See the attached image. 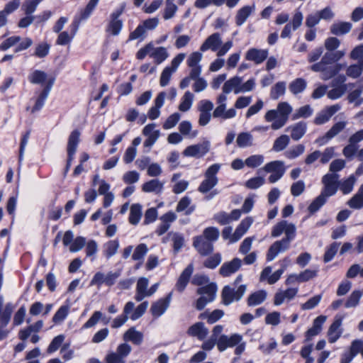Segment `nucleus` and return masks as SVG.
Listing matches in <instances>:
<instances>
[{
  "label": "nucleus",
  "mask_w": 363,
  "mask_h": 363,
  "mask_svg": "<svg viewBox=\"0 0 363 363\" xmlns=\"http://www.w3.org/2000/svg\"><path fill=\"white\" fill-rule=\"evenodd\" d=\"M242 336L238 334H234L230 337L225 335L220 336L217 341V347L219 351H224L227 347H234L240 343Z\"/></svg>",
  "instance_id": "15"
},
{
  "label": "nucleus",
  "mask_w": 363,
  "mask_h": 363,
  "mask_svg": "<svg viewBox=\"0 0 363 363\" xmlns=\"http://www.w3.org/2000/svg\"><path fill=\"white\" fill-rule=\"evenodd\" d=\"M291 133L290 137L294 141H298L305 135L307 130V123L304 121L298 122L289 126L286 131Z\"/></svg>",
  "instance_id": "22"
},
{
  "label": "nucleus",
  "mask_w": 363,
  "mask_h": 363,
  "mask_svg": "<svg viewBox=\"0 0 363 363\" xmlns=\"http://www.w3.org/2000/svg\"><path fill=\"white\" fill-rule=\"evenodd\" d=\"M262 169L267 173H271L270 176L268 177V181L271 184L279 181L286 172L284 162L281 160L268 162L264 166Z\"/></svg>",
  "instance_id": "7"
},
{
  "label": "nucleus",
  "mask_w": 363,
  "mask_h": 363,
  "mask_svg": "<svg viewBox=\"0 0 363 363\" xmlns=\"http://www.w3.org/2000/svg\"><path fill=\"white\" fill-rule=\"evenodd\" d=\"M194 97V94L189 91H186L182 98L180 104L179 105V110L182 112L189 111L192 106Z\"/></svg>",
  "instance_id": "44"
},
{
  "label": "nucleus",
  "mask_w": 363,
  "mask_h": 363,
  "mask_svg": "<svg viewBox=\"0 0 363 363\" xmlns=\"http://www.w3.org/2000/svg\"><path fill=\"white\" fill-rule=\"evenodd\" d=\"M267 296V291L264 290L255 291L251 294L247 298V305L249 306L259 305L265 301Z\"/></svg>",
  "instance_id": "35"
},
{
  "label": "nucleus",
  "mask_w": 363,
  "mask_h": 363,
  "mask_svg": "<svg viewBox=\"0 0 363 363\" xmlns=\"http://www.w3.org/2000/svg\"><path fill=\"white\" fill-rule=\"evenodd\" d=\"M169 56L167 49L164 47H159L154 49L150 53V57L155 59L156 64L159 65L164 61Z\"/></svg>",
  "instance_id": "45"
},
{
  "label": "nucleus",
  "mask_w": 363,
  "mask_h": 363,
  "mask_svg": "<svg viewBox=\"0 0 363 363\" xmlns=\"http://www.w3.org/2000/svg\"><path fill=\"white\" fill-rule=\"evenodd\" d=\"M69 307L68 306H62L55 313L52 318V321L55 324L60 323L67 316Z\"/></svg>",
  "instance_id": "54"
},
{
  "label": "nucleus",
  "mask_w": 363,
  "mask_h": 363,
  "mask_svg": "<svg viewBox=\"0 0 363 363\" xmlns=\"http://www.w3.org/2000/svg\"><path fill=\"white\" fill-rule=\"evenodd\" d=\"M2 306L3 298L0 296V340L5 339L9 334V330L4 329V328L9 323L13 310V306L11 303L6 305L3 311Z\"/></svg>",
  "instance_id": "9"
},
{
  "label": "nucleus",
  "mask_w": 363,
  "mask_h": 363,
  "mask_svg": "<svg viewBox=\"0 0 363 363\" xmlns=\"http://www.w3.org/2000/svg\"><path fill=\"white\" fill-rule=\"evenodd\" d=\"M252 222L253 219L251 217H247L243 219L235 229V231L232 237V241L236 242L240 240L242 236L247 231Z\"/></svg>",
  "instance_id": "27"
},
{
  "label": "nucleus",
  "mask_w": 363,
  "mask_h": 363,
  "mask_svg": "<svg viewBox=\"0 0 363 363\" xmlns=\"http://www.w3.org/2000/svg\"><path fill=\"white\" fill-rule=\"evenodd\" d=\"M217 289V285L213 282L198 288L196 294L201 296L195 303L196 308L198 311H201L208 303L213 301L216 296Z\"/></svg>",
  "instance_id": "2"
},
{
  "label": "nucleus",
  "mask_w": 363,
  "mask_h": 363,
  "mask_svg": "<svg viewBox=\"0 0 363 363\" xmlns=\"http://www.w3.org/2000/svg\"><path fill=\"white\" fill-rule=\"evenodd\" d=\"M222 43L220 35L218 33L209 35L200 47L201 52L211 49L212 51H217Z\"/></svg>",
  "instance_id": "19"
},
{
  "label": "nucleus",
  "mask_w": 363,
  "mask_h": 363,
  "mask_svg": "<svg viewBox=\"0 0 363 363\" xmlns=\"http://www.w3.org/2000/svg\"><path fill=\"white\" fill-rule=\"evenodd\" d=\"M342 65L336 64L333 65H322L320 69H312L313 72H320L321 79L328 80L335 77L341 69Z\"/></svg>",
  "instance_id": "25"
},
{
  "label": "nucleus",
  "mask_w": 363,
  "mask_h": 363,
  "mask_svg": "<svg viewBox=\"0 0 363 363\" xmlns=\"http://www.w3.org/2000/svg\"><path fill=\"white\" fill-rule=\"evenodd\" d=\"M305 151V146L302 144L296 145L284 152L286 158L292 160L301 155Z\"/></svg>",
  "instance_id": "49"
},
{
  "label": "nucleus",
  "mask_w": 363,
  "mask_h": 363,
  "mask_svg": "<svg viewBox=\"0 0 363 363\" xmlns=\"http://www.w3.org/2000/svg\"><path fill=\"white\" fill-rule=\"evenodd\" d=\"M335 55L333 52H327L325 53L321 60L319 62L315 63L311 67V69H320L322 65H333L335 62Z\"/></svg>",
  "instance_id": "40"
},
{
  "label": "nucleus",
  "mask_w": 363,
  "mask_h": 363,
  "mask_svg": "<svg viewBox=\"0 0 363 363\" xmlns=\"http://www.w3.org/2000/svg\"><path fill=\"white\" fill-rule=\"evenodd\" d=\"M352 25L349 22H339L331 25L330 33L335 35H342L348 33L352 29Z\"/></svg>",
  "instance_id": "33"
},
{
  "label": "nucleus",
  "mask_w": 363,
  "mask_h": 363,
  "mask_svg": "<svg viewBox=\"0 0 363 363\" xmlns=\"http://www.w3.org/2000/svg\"><path fill=\"white\" fill-rule=\"evenodd\" d=\"M123 11V9L121 8L111 14V21L106 28L107 32L111 33L113 35L119 34L123 26V22L121 20L118 19V18L122 14Z\"/></svg>",
  "instance_id": "16"
},
{
  "label": "nucleus",
  "mask_w": 363,
  "mask_h": 363,
  "mask_svg": "<svg viewBox=\"0 0 363 363\" xmlns=\"http://www.w3.org/2000/svg\"><path fill=\"white\" fill-rule=\"evenodd\" d=\"M220 262L221 255L219 253H216L206 259L203 262V265L206 268L214 269L220 263Z\"/></svg>",
  "instance_id": "61"
},
{
  "label": "nucleus",
  "mask_w": 363,
  "mask_h": 363,
  "mask_svg": "<svg viewBox=\"0 0 363 363\" xmlns=\"http://www.w3.org/2000/svg\"><path fill=\"white\" fill-rule=\"evenodd\" d=\"M247 289V285H240L237 289L235 287L225 286L223 287L221 292L222 301L223 304L228 306L233 303L234 301H239Z\"/></svg>",
  "instance_id": "8"
},
{
  "label": "nucleus",
  "mask_w": 363,
  "mask_h": 363,
  "mask_svg": "<svg viewBox=\"0 0 363 363\" xmlns=\"http://www.w3.org/2000/svg\"><path fill=\"white\" fill-rule=\"evenodd\" d=\"M236 116V111L234 108L226 110V104H218L213 112V117L222 118L223 120L234 118Z\"/></svg>",
  "instance_id": "26"
},
{
  "label": "nucleus",
  "mask_w": 363,
  "mask_h": 363,
  "mask_svg": "<svg viewBox=\"0 0 363 363\" xmlns=\"http://www.w3.org/2000/svg\"><path fill=\"white\" fill-rule=\"evenodd\" d=\"M296 235H294V230H289L287 232V236H285L281 240L274 242L269 248L267 254V260L272 261L279 252L287 250L291 242L294 239Z\"/></svg>",
  "instance_id": "5"
},
{
  "label": "nucleus",
  "mask_w": 363,
  "mask_h": 363,
  "mask_svg": "<svg viewBox=\"0 0 363 363\" xmlns=\"http://www.w3.org/2000/svg\"><path fill=\"white\" fill-rule=\"evenodd\" d=\"M342 318L336 316L334 322L330 326L328 331V341L330 343H334L341 336L342 331L340 328L342 325Z\"/></svg>",
  "instance_id": "23"
},
{
  "label": "nucleus",
  "mask_w": 363,
  "mask_h": 363,
  "mask_svg": "<svg viewBox=\"0 0 363 363\" xmlns=\"http://www.w3.org/2000/svg\"><path fill=\"white\" fill-rule=\"evenodd\" d=\"M194 272V264L193 263H190L182 272L180 274L177 284H176V289L179 291L182 292L186 286H187L190 277L192 275V273Z\"/></svg>",
  "instance_id": "20"
},
{
  "label": "nucleus",
  "mask_w": 363,
  "mask_h": 363,
  "mask_svg": "<svg viewBox=\"0 0 363 363\" xmlns=\"http://www.w3.org/2000/svg\"><path fill=\"white\" fill-rule=\"evenodd\" d=\"M268 55V50L250 48L245 53V59L259 65L267 59Z\"/></svg>",
  "instance_id": "18"
},
{
  "label": "nucleus",
  "mask_w": 363,
  "mask_h": 363,
  "mask_svg": "<svg viewBox=\"0 0 363 363\" xmlns=\"http://www.w3.org/2000/svg\"><path fill=\"white\" fill-rule=\"evenodd\" d=\"M347 205L352 209L359 210L363 208V184L357 192L347 201Z\"/></svg>",
  "instance_id": "29"
},
{
  "label": "nucleus",
  "mask_w": 363,
  "mask_h": 363,
  "mask_svg": "<svg viewBox=\"0 0 363 363\" xmlns=\"http://www.w3.org/2000/svg\"><path fill=\"white\" fill-rule=\"evenodd\" d=\"M359 345V342H352L350 346V351L345 352L342 355L340 363H350L352 359L357 354V345Z\"/></svg>",
  "instance_id": "51"
},
{
  "label": "nucleus",
  "mask_w": 363,
  "mask_h": 363,
  "mask_svg": "<svg viewBox=\"0 0 363 363\" xmlns=\"http://www.w3.org/2000/svg\"><path fill=\"white\" fill-rule=\"evenodd\" d=\"M255 6H245L240 9H239L237 12L235 16V23L238 26H242L247 18L250 16L251 13L254 11Z\"/></svg>",
  "instance_id": "36"
},
{
  "label": "nucleus",
  "mask_w": 363,
  "mask_h": 363,
  "mask_svg": "<svg viewBox=\"0 0 363 363\" xmlns=\"http://www.w3.org/2000/svg\"><path fill=\"white\" fill-rule=\"evenodd\" d=\"M313 113V109L309 105H305L296 110V112L292 115L291 120L296 121L300 118H308Z\"/></svg>",
  "instance_id": "48"
},
{
  "label": "nucleus",
  "mask_w": 363,
  "mask_h": 363,
  "mask_svg": "<svg viewBox=\"0 0 363 363\" xmlns=\"http://www.w3.org/2000/svg\"><path fill=\"white\" fill-rule=\"evenodd\" d=\"M286 91V82H279L276 83L271 89L270 96L272 99H278L279 96L284 95Z\"/></svg>",
  "instance_id": "46"
},
{
  "label": "nucleus",
  "mask_w": 363,
  "mask_h": 363,
  "mask_svg": "<svg viewBox=\"0 0 363 363\" xmlns=\"http://www.w3.org/2000/svg\"><path fill=\"white\" fill-rule=\"evenodd\" d=\"M191 123L188 121L181 122L179 125V130L183 135H189L191 138H194L197 135V131L191 133Z\"/></svg>",
  "instance_id": "58"
},
{
  "label": "nucleus",
  "mask_w": 363,
  "mask_h": 363,
  "mask_svg": "<svg viewBox=\"0 0 363 363\" xmlns=\"http://www.w3.org/2000/svg\"><path fill=\"white\" fill-rule=\"evenodd\" d=\"M239 147H250L253 145V136L248 132H242L238 134L236 139Z\"/></svg>",
  "instance_id": "39"
},
{
  "label": "nucleus",
  "mask_w": 363,
  "mask_h": 363,
  "mask_svg": "<svg viewBox=\"0 0 363 363\" xmlns=\"http://www.w3.org/2000/svg\"><path fill=\"white\" fill-rule=\"evenodd\" d=\"M294 230V235H296V226L293 223H289L286 220H281L276 224L272 230V236L274 238L279 237L283 233H285V236H287V232L289 230Z\"/></svg>",
  "instance_id": "24"
},
{
  "label": "nucleus",
  "mask_w": 363,
  "mask_h": 363,
  "mask_svg": "<svg viewBox=\"0 0 363 363\" xmlns=\"http://www.w3.org/2000/svg\"><path fill=\"white\" fill-rule=\"evenodd\" d=\"M306 86L307 82L304 79L297 78L289 84V89L293 94L296 95L303 92Z\"/></svg>",
  "instance_id": "37"
},
{
  "label": "nucleus",
  "mask_w": 363,
  "mask_h": 363,
  "mask_svg": "<svg viewBox=\"0 0 363 363\" xmlns=\"http://www.w3.org/2000/svg\"><path fill=\"white\" fill-rule=\"evenodd\" d=\"M123 338L125 341H130L136 345H139L143 340V335L133 327L123 334Z\"/></svg>",
  "instance_id": "30"
},
{
  "label": "nucleus",
  "mask_w": 363,
  "mask_h": 363,
  "mask_svg": "<svg viewBox=\"0 0 363 363\" xmlns=\"http://www.w3.org/2000/svg\"><path fill=\"white\" fill-rule=\"evenodd\" d=\"M187 334L189 336L196 337L200 340H203L208 334V329L205 327L203 323L197 322L189 328Z\"/></svg>",
  "instance_id": "21"
},
{
  "label": "nucleus",
  "mask_w": 363,
  "mask_h": 363,
  "mask_svg": "<svg viewBox=\"0 0 363 363\" xmlns=\"http://www.w3.org/2000/svg\"><path fill=\"white\" fill-rule=\"evenodd\" d=\"M220 169L219 164H213L211 165L204 173L205 179L202 181L198 188V191L202 194H206L211 190L218 182L216 176Z\"/></svg>",
  "instance_id": "4"
},
{
  "label": "nucleus",
  "mask_w": 363,
  "mask_h": 363,
  "mask_svg": "<svg viewBox=\"0 0 363 363\" xmlns=\"http://www.w3.org/2000/svg\"><path fill=\"white\" fill-rule=\"evenodd\" d=\"M193 246L202 256H206L213 250V243L201 235L194 238Z\"/></svg>",
  "instance_id": "12"
},
{
  "label": "nucleus",
  "mask_w": 363,
  "mask_h": 363,
  "mask_svg": "<svg viewBox=\"0 0 363 363\" xmlns=\"http://www.w3.org/2000/svg\"><path fill=\"white\" fill-rule=\"evenodd\" d=\"M142 216V206L139 203L133 204L130 206L129 222L132 225H137Z\"/></svg>",
  "instance_id": "38"
},
{
  "label": "nucleus",
  "mask_w": 363,
  "mask_h": 363,
  "mask_svg": "<svg viewBox=\"0 0 363 363\" xmlns=\"http://www.w3.org/2000/svg\"><path fill=\"white\" fill-rule=\"evenodd\" d=\"M147 247L145 244L138 245L132 255V259L135 261L142 260L147 252Z\"/></svg>",
  "instance_id": "60"
},
{
  "label": "nucleus",
  "mask_w": 363,
  "mask_h": 363,
  "mask_svg": "<svg viewBox=\"0 0 363 363\" xmlns=\"http://www.w3.org/2000/svg\"><path fill=\"white\" fill-rule=\"evenodd\" d=\"M132 348L128 343L118 345L116 352L111 351L104 358L105 363H125V358L130 354Z\"/></svg>",
  "instance_id": "6"
},
{
  "label": "nucleus",
  "mask_w": 363,
  "mask_h": 363,
  "mask_svg": "<svg viewBox=\"0 0 363 363\" xmlns=\"http://www.w3.org/2000/svg\"><path fill=\"white\" fill-rule=\"evenodd\" d=\"M241 216V210L235 209L228 214L225 211H220L213 216V220L221 225L230 223L233 220H237Z\"/></svg>",
  "instance_id": "14"
},
{
  "label": "nucleus",
  "mask_w": 363,
  "mask_h": 363,
  "mask_svg": "<svg viewBox=\"0 0 363 363\" xmlns=\"http://www.w3.org/2000/svg\"><path fill=\"white\" fill-rule=\"evenodd\" d=\"M333 89L328 91L327 96L330 99L335 100L340 98L347 91V86L339 87H332Z\"/></svg>",
  "instance_id": "59"
},
{
  "label": "nucleus",
  "mask_w": 363,
  "mask_h": 363,
  "mask_svg": "<svg viewBox=\"0 0 363 363\" xmlns=\"http://www.w3.org/2000/svg\"><path fill=\"white\" fill-rule=\"evenodd\" d=\"M362 297V292L360 291H354L349 298H347L345 306L346 308H354L356 307L359 302L360 298Z\"/></svg>",
  "instance_id": "56"
},
{
  "label": "nucleus",
  "mask_w": 363,
  "mask_h": 363,
  "mask_svg": "<svg viewBox=\"0 0 363 363\" xmlns=\"http://www.w3.org/2000/svg\"><path fill=\"white\" fill-rule=\"evenodd\" d=\"M265 179L262 177H256L250 179L245 182V186L250 189H256L262 186Z\"/></svg>",
  "instance_id": "64"
},
{
  "label": "nucleus",
  "mask_w": 363,
  "mask_h": 363,
  "mask_svg": "<svg viewBox=\"0 0 363 363\" xmlns=\"http://www.w3.org/2000/svg\"><path fill=\"white\" fill-rule=\"evenodd\" d=\"M339 174H326L322 177V183L324 186L321 194L327 197L333 196L339 188Z\"/></svg>",
  "instance_id": "10"
},
{
  "label": "nucleus",
  "mask_w": 363,
  "mask_h": 363,
  "mask_svg": "<svg viewBox=\"0 0 363 363\" xmlns=\"http://www.w3.org/2000/svg\"><path fill=\"white\" fill-rule=\"evenodd\" d=\"M242 266V260L239 258H234L230 262L223 264L219 269V274L223 277H228L238 272Z\"/></svg>",
  "instance_id": "17"
},
{
  "label": "nucleus",
  "mask_w": 363,
  "mask_h": 363,
  "mask_svg": "<svg viewBox=\"0 0 363 363\" xmlns=\"http://www.w3.org/2000/svg\"><path fill=\"white\" fill-rule=\"evenodd\" d=\"M210 150L209 141H203L202 143L188 146L183 152L186 157H201Z\"/></svg>",
  "instance_id": "11"
},
{
  "label": "nucleus",
  "mask_w": 363,
  "mask_h": 363,
  "mask_svg": "<svg viewBox=\"0 0 363 363\" xmlns=\"http://www.w3.org/2000/svg\"><path fill=\"white\" fill-rule=\"evenodd\" d=\"M327 198L326 196L320 193L308 207L310 213L313 214L317 212L326 203Z\"/></svg>",
  "instance_id": "43"
},
{
  "label": "nucleus",
  "mask_w": 363,
  "mask_h": 363,
  "mask_svg": "<svg viewBox=\"0 0 363 363\" xmlns=\"http://www.w3.org/2000/svg\"><path fill=\"white\" fill-rule=\"evenodd\" d=\"M164 183L157 179H151L142 186V190L144 192H154L155 194H160L163 189Z\"/></svg>",
  "instance_id": "31"
},
{
  "label": "nucleus",
  "mask_w": 363,
  "mask_h": 363,
  "mask_svg": "<svg viewBox=\"0 0 363 363\" xmlns=\"http://www.w3.org/2000/svg\"><path fill=\"white\" fill-rule=\"evenodd\" d=\"M264 162V157L260 155L250 156L245 160V165L250 168H255L261 165Z\"/></svg>",
  "instance_id": "55"
},
{
  "label": "nucleus",
  "mask_w": 363,
  "mask_h": 363,
  "mask_svg": "<svg viewBox=\"0 0 363 363\" xmlns=\"http://www.w3.org/2000/svg\"><path fill=\"white\" fill-rule=\"evenodd\" d=\"M97 4L98 3H96V0H89L85 9L81 11L80 16L78 18L79 21H82L88 18Z\"/></svg>",
  "instance_id": "57"
},
{
  "label": "nucleus",
  "mask_w": 363,
  "mask_h": 363,
  "mask_svg": "<svg viewBox=\"0 0 363 363\" xmlns=\"http://www.w3.org/2000/svg\"><path fill=\"white\" fill-rule=\"evenodd\" d=\"M181 115L179 113H174L170 115L163 123V128L165 130L174 127L180 120Z\"/></svg>",
  "instance_id": "63"
},
{
  "label": "nucleus",
  "mask_w": 363,
  "mask_h": 363,
  "mask_svg": "<svg viewBox=\"0 0 363 363\" xmlns=\"http://www.w3.org/2000/svg\"><path fill=\"white\" fill-rule=\"evenodd\" d=\"M292 110V106L289 103L280 102L276 110H269L266 113L264 118L267 122L273 121L271 128L273 130H278L286 123Z\"/></svg>",
  "instance_id": "1"
},
{
  "label": "nucleus",
  "mask_w": 363,
  "mask_h": 363,
  "mask_svg": "<svg viewBox=\"0 0 363 363\" xmlns=\"http://www.w3.org/2000/svg\"><path fill=\"white\" fill-rule=\"evenodd\" d=\"M242 82V77L235 76L226 81L223 86V92L229 94L232 91L236 94V91L240 89V86Z\"/></svg>",
  "instance_id": "34"
},
{
  "label": "nucleus",
  "mask_w": 363,
  "mask_h": 363,
  "mask_svg": "<svg viewBox=\"0 0 363 363\" xmlns=\"http://www.w3.org/2000/svg\"><path fill=\"white\" fill-rule=\"evenodd\" d=\"M340 245V242H334L328 247L323 257L324 262H329L333 259L339 249Z\"/></svg>",
  "instance_id": "53"
},
{
  "label": "nucleus",
  "mask_w": 363,
  "mask_h": 363,
  "mask_svg": "<svg viewBox=\"0 0 363 363\" xmlns=\"http://www.w3.org/2000/svg\"><path fill=\"white\" fill-rule=\"evenodd\" d=\"M350 57L353 60H357V64L349 66L346 70V74L353 79L358 78L363 72V44L353 48L350 54Z\"/></svg>",
  "instance_id": "3"
},
{
  "label": "nucleus",
  "mask_w": 363,
  "mask_h": 363,
  "mask_svg": "<svg viewBox=\"0 0 363 363\" xmlns=\"http://www.w3.org/2000/svg\"><path fill=\"white\" fill-rule=\"evenodd\" d=\"M118 247V240H109L104 245V254L106 258L109 259L117 252Z\"/></svg>",
  "instance_id": "42"
},
{
  "label": "nucleus",
  "mask_w": 363,
  "mask_h": 363,
  "mask_svg": "<svg viewBox=\"0 0 363 363\" xmlns=\"http://www.w3.org/2000/svg\"><path fill=\"white\" fill-rule=\"evenodd\" d=\"M196 208V206L191 204V199L189 196L182 197L178 202L176 208L177 212L184 211L186 216L191 214Z\"/></svg>",
  "instance_id": "28"
},
{
  "label": "nucleus",
  "mask_w": 363,
  "mask_h": 363,
  "mask_svg": "<svg viewBox=\"0 0 363 363\" xmlns=\"http://www.w3.org/2000/svg\"><path fill=\"white\" fill-rule=\"evenodd\" d=\"M220 232L219 230L216 227H208L203 231V238L211 241V243L216 241L219 238Z\"/></svg>",
  "instance_id": "52"
},
{
  "label": "nucleus",
  "mask_w": 363,
  "mask_h": 363,
  "mask_svg": "<svg viewBox=\"0 0 363 363\" xmlns=\"http://www.w3.org/2000/svg\"><path fill=\"white\" fill-rule=\"evenodd\" d=\"M172 292L169 293L165 298H160L154 302L150 308L153 316H161L167 309L172 300Z\"/></svg>",
  "instance_id": "13"
},
{
  "label": "nucleus",
  "mask_w": 363,
  "mask_h": 363,
  "mask_svg": "<svg viewBox=\"0 0 363 363\" xmlns=\"http://www.w3.org/2000/svg\"><path fill=\"white\" fill-rule=\"evenodd\" d=\"M290 143V137L287 135H281L274 142L272 150L279 152L284 150Z\"/></svg>",
  "instance_id": "41"
},
{
  "label": "nucleus",
  "mask_w": 363,
  "mask_h": 363,
  "mask_svg": "<svg viewBox=\"0 0 363 363\" xmlns=\"http://www.w3.org/2000/svg\"><path fill=\"white\" fill-rule=\"evenodd\" d=\"M80 132L78 130H73L68 138L67 143V155H74L77 151V147L80 141Z\"/></svg>",
  "instance_id": "32"
},
{
  "label": "nucleus",
  "mask_w": 363,
  "mask_h": 363,
  "mask_svg": "<svg viewBox=\"0 0 363 363\" xmlns=\"http://www.w3.org/2000/svg\"><path fill=\"white\" fill-rule=\"evenodd\" d=\"M355 181V177L351 175L347 179L339 182V188L344 194H347L352 191Z\"/></svg>",
  "instance_id": "47"
},
{
  "label": "nucleus",
  "mask_w": 363,
  "mask_h": 363,
  "mask_svg": "<svg viewBox=\"0 0 363 363\" xmlns=\"http://www.w3.org/2000/svg\"><path fill=\"white\" fill-rule=\"evenodd\" d=\"M46 74L40 70H35L28 77L29 81L32 84H42L46 79Z\"/></svg>",
  "instance_id": "62"
},
{
  "label": "nucleus",
  "mask_w": 363,
  "mask_h": 363,
  "mask_svg": "<svg viewBox=\"0 0 363 363\" xmlns=\"http://www.w3.org/2000/svg\"><path fill=\"white\" fill-rule=\"evenodd\" d=\"M362 90L357 89L352 91L347 96L349 103L354 104L355 106H359L363 103V97L361 96Z\"/></svg>",
  "instance_id": "50"
}]
</instances>
